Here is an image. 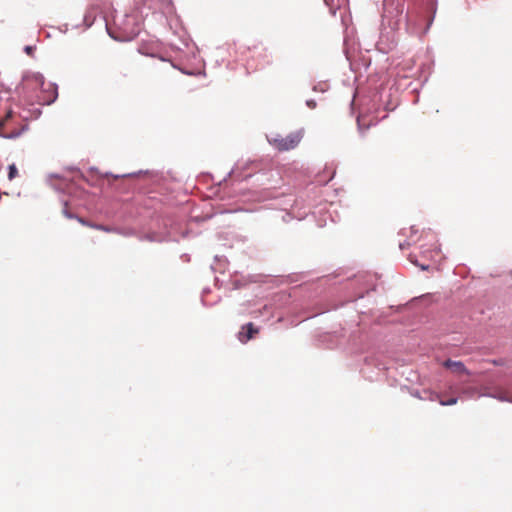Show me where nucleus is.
<instances>
[{"label": "nucleus", "mask_w": 512, "mask_h": 512, "mask_svg": "<svg viewBox=\"0 0 512 512\" xmlns=\"http://www.w3.org/2000/svg\"><path fill=\"white\" fill-rule=\"evenodd\" d=\"M431 400H435L437 399L439 401V403L443 406H451V405H454L457 403L458 399L456 397H452V398H449L448 400H443L440 398V395L439 394H432Z\"/></svg>", "instance_id": "obj_6"}, {"label": "nucleus", "mask_w": 512, "mask_h": 512, "mask_svg": "<svg viewBox=\"0 0 512 512\" xmlns=\"http://www.w3.org/2000/svg\"><path fill=\"white\" fill-rule=\"evenodd\" d=\"M79 221L83 224V225H87L91 228H95V229H98V230H102V231H106V232H110L111 229L106 227V226H103V225H95V224H90V223H87L85 220L83 219H79Z\"/></svg>", "instance_id": "obj_7"}, {"label": "nucleus", "mask_w": 512, "mask_h": 512, "mask_svg": "<svg viewBox=\"0 0 512 512\" xmlns=\"http://www.w3.org/2000/svg\"><path fill=\"white\" fill-rule=\"evenodd\" d=\"M410 262L417 264L416 261H414L412 258H410Z\"/></svg>", "instance_id": "obj_14"}, {"label": "nucleus", "mask_w": 512, "mask_h": 512, "mask_svg": "<svg viewBox=\"0 0 512 512\" xmlns=\"http://www.w3.org/2000/svg\"><path fill=\"white\" fill-rule=\"evenodd\" d=\"M443 366L447 369H450L454 374L457 375L470 374L465 365L461 361H453L451 359H448L443 362Z\"/></svg>", "instance_id": "obj_5"}, {"label": "nucleus", "mask_w": 512, "mask_h": 512, "mask_svg": "<svg viewBox=\"0 0 512 512\" xmlns=\"http://www.w3.org/2000/svg\"><path fill=\"white\" fill-rule=\"evenodd\" d=\"M18 176V169L15 164H11L8 170V179L13 180Z\"/></svg>", "instance_id": "obj_8"}, {"label": "nucleus", "mask_w": 512, "mask_h": 512, "mask_svg": "<svg viewBox=\"0 0 512 512\" xmlns=\"http://www.w3.org/2000/svg\"><path fill=\"white\" fill-rule=\"evenodd\" d=\"M420 267H421L422 270H427L428 269L427 265H420Z\"/></svg>", "instance_id": "obj_12"}, {"label": "nucleus", "mask_w": 512, "mask_h": 512, "mask_svg": "<svg viewBox=\"0 0 512 512\" xmlns=\"http://www.w3.org/2000/svg\"><path fill=\"white\" fill-rule=\"evenodd\" d=\"M27 123L12 109H8L0 118V136L8 139L19 137L26 129Z\"/></svg>", "instance_id": "obj_2"}, {"label": "nucleus", "mask_w": 512, "mask_h": 512, "mask_svg": "<svg viewBox=\"0 0 512 512\" xmlns=\"http://www.w3.org/2000/svg\"><path fill=\"white\" fill-rule=\"evenodd\" d=\"M19 92L30 104L49 105L58 96L56 85L51 82L46 83L40 73L25 75L19 87Z\"/></svg>", "instance_id": "obj_1"}, {"label": "nucleus", "mask_w": 512, "mask_h": 512, "mask_svg": "<svg viewBox=\"0 0 512 512\" xmlns=\"http://www.w3.org/2000/svg\"><path fill=\"white\" fill-rule=\"evenodd\" d=\"M307 105H308L310 108L314 109V108L316 107V102H315V101H313V100H310V101H307Z\"/></svg>", "instance_id": "obj_11"}, {"label": "nucleus", "mask_w": 512, "mask_h": 512, "mask_svg": "<svg viewBox=\"0 0 512 512\" xmlns=\"http://www.w3.org/2000/svg\"><path fill=\"white\" fill-rule=\"evenodd\" d=\"M139 53L146 56L156 57L155 54L149 52L144 46H140L138 49Z\"/></svg>", "instance_id": "obj_9"}, {"label": "nucleus", "mask_w": 512, "mask_h": 512, "mask_svg": "<svg viewBox=\"0 0 512 512\" xmlns=\"http://www.w3.org/2000/svg\"><path fill=\"white\" fill-rule=\"evenodd\" d=\"M303 138V131L292 132L289 135L282 137L276 136L269 139V143L274 146L278 151H288L298 146Z\"/></svg>", "instance_id": "obj_3"}, {"label": "nucleus", "mask_w": 512, "mask_h": 512, "mask_svg": "<svg viewBox=\"0 0 512 512\" xmlns=\"http://www.w3.org/2000/svg\"><path fill=\"white\" fill-rule=\"evenodd\" d=\"M502 400H506V401H512L511 399L509 398H501Z\"/></svg>", "instance_id": "obj_13"}, {"label": "nucleus", "mask_w": 512, "mask_h": 512, "mask_svg": "<svg viewBox=\"0 0 512 512\" xmlns=\"http://www.w3.org/2000/svg\"><path fill=\"white\" fill-rule=\"evenodd\" d=\"M258 333L259 329L256 328L253 323H247L246 325L242 326L241 331L238 333V340L241 343H247Z\"/></svg>", "instance_id": "obj_4"}, {"label": "nucleus", "mask_w": 512, "mask_h": 512, "mask_svg": "<svg viewBox=\"0 0 512 512\" xmlns=\"http://www.w3.org/2000/svg\"><path fill=\"white\" fill-rule=\"evenodd\" d=\"M33 50H34V49H33V47H32V46H26V47H25V52H26L28 55H30V56L32 55Z\"/></svg>", "instance_id": "obj_10"}]
</instances>
